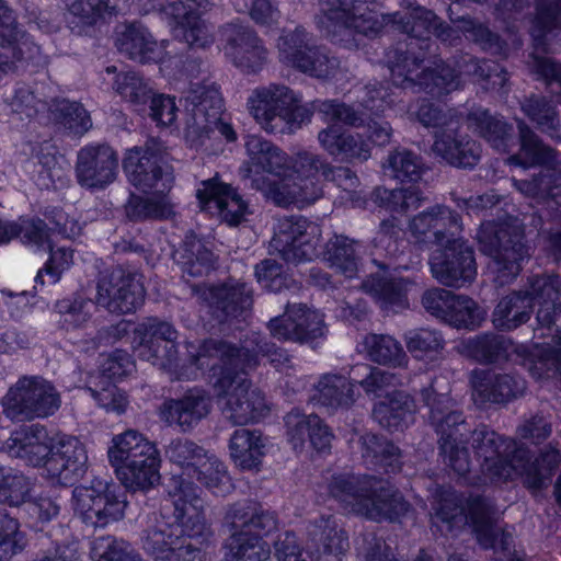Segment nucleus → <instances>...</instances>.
I'll return each instance as SVG.
<instances>
[{
  "mask_svg": "<svg viewBox=\"0 0 561 561\" xmlns=\"http://www.w3.org/2000/svg\"><path fill=\"white\" fill-rule=\"evenodd\" d=\"M168 494L176 523L156 519L148 524L140 536L142 549L162 561H203L211 531L205 520L198 488L182 477H173Z\"/></svg>",
  "mask_w": 561,
  "mask_h": 561,
  "instance_id": "f257e3e1",
  "label": "nucleus"
},
{
  "mask_svg": "<svg viewBox=\"0 0 561 561\" xmlns=\"http://www.w3.org/2000/svg\"><path fill=\"white\" fill-rule=\"evenodd\" d=\"M328 490L346 510L375 522H394L410 508L397 489L375 476L333 474Z\"/></svg>",
  "mask_w": 561,
  "mask_h": 561,
  "instance_id": "f03ea898",
  "label": "nucleus"
},
{
  "mask_svg": "<svg viewBox=\"0 0 561 561\" xmlns=\"http://www.w3.org/2000/svg\"><path fill=\"white\" fill-rule=\"evenodd\" d=\"M422 402L428 408V424L437 436V444L444 461L458 474L470 471V454L467 447L470 433L463 413L456 409L448 392L438 391L436 380L420 391Z\"/></svg>",
  "mask_w": 561,
  "mask_h": 561,
  "instance_id": "7ed1b4c3",
  "label": "nucleus"
},
{
  "mask_svg": "<svg viewBox=\"0 0 561 561\" xmlns=\"http://www.w3.org/2000/svg\"><path fill=\"white\" fill-rule=\"evenodd\" d=\"M231 529L227 540L228 561H266L270 549L262 537L277 528V516L260 503L244 500L231 504L225 514Z\"/></svg>",
  "mask_w": 561,
  "mask_h": 561,
  "instance_id": "20e7f679",
  "label": "nucleus"
},
{
  "mask_svg": "<svg viewBox=\"0 0 561 561\" xmlns=\"http://www.w3.org/2000/svg\"><path fill=\"white\" fill-rule=\"evenodd\" d=\"M250 114L267 134H291L311 121L313 112L298 105L293 90L270 83L253 90L248 100Z\"/></svg>",
  "mask_w": 561,
  "mask_h": 561,
  "instance_id": "39448f33",
  "label": "nucleus"
},
{
  "mask_svg": "<svg viewBox=\"0 0 561 561\" xmlns=\"http://www.w3.org/2000/svg\"><path fill=\"white\" fill-rule=\"evenodd\" d=\"M317 4L319 13L316 15V23L319 30L346 47L352 46L351 41L337 38L340 35L350 37L356 32L375 37L386 23L392 21L390 16L378 13L360 0H317Z\"/></svg>",
  "mask_w": 561,
  "mask_h": 561,
  "instance_id": "423d86ee",
  "label": "nucleus"
},
{
  "mask_svg": "<svg viewBox=\"0 0 561 561\" xmlns=\"http://www.w3.org/2000/svg\"><path fill=\"white\" fill-rule=\"evenodd\" d=\"M433 510L435 518L446 524L449 531L463 527L469 518L481 547L484 549L495 547L500 529L495 525V511L485 497H471L468 501L469 515H467L462 496L450 489L442 490Z\"/></svg>",
  "mask_w": 561,
  "mask_h": 561,
  "instance_id": "0eeeda50",
  "label": "nucleus"
},
{
  "mask_svg": "<svg viewBox=\"0 0 561 561\" xmlns=\"http://www.w3.org/2000/svg\"><path fill=\"white\" fill-rule=\"evenodd\" d=\"M276 49L283 65L311 78L329 80L341 70L339 58L325 47L316 45L302 26L284 30L277 38Z\"/></svg>",
  "mask_w": 561,
  "mask_h": 561,
  "instance_id": "6e6552de",
  "label": "nucleus"
},
{
  "mask_svg": "<svg viewBox=\"0 0 561 561\" xmlns=\"http://www.w3.org/2000/svg\"><path fill=\"white\" fill-rule=\"evenodd\" d=\"M477 239L480 250L491 257L489 268L499 286L508 284L519 274L520 263L528 256L519 232L503 224L484 221L479 228Z\"/></svg>",
  "mask_w": 561,
  "mask_h": 561,
  "instance_id": "1a4fd4ad",
  "label": "nucleus"
},
{
  "mask_svg": "<svg viewBox=\"0 0 561 561\" xmlns=\"http://www.w3.org/2000/svg\"><path fill=\"white\" fill-rule=\"evenodd\" d=\"M60 393L41 376H23L2 399L3 413L15 422L48 417L58 411Z\"/></svg>",
  "mask_w": 561,
  "mask_h": 561,
  "instance_id": "9d476101",
  "label": "nucleus"
},
{
  "mask_svg": "<svg viewBox=\"0 0 561 561\" xmlns=\"http://www.w3.org/2000/svg\"><path fill=\"white\" fill-rule=\"evenodd\" d=\"M437 18L433 11L409 2L408 12L396 13L392 22L398 24L407 35L394 46L387 50V62L391 66L403 69V62L411 60L415 66L417 61H424L434 43L431 41V33L437 28Z\"/></svg>",
  "mask_w": 561,
  "mask_h": 561,
  "instance_id": "9b49d317",
  "label": "nucleus"
},
{
  "mask_svg": "<svg viewBox=\"0 0 561 561\" xmlns=\"http://www.w3.org/2000/svg\"><path fill=\"white\" fill-rule=\"evenodd\" d=\"M145 297L140 277L123 266L106 270L98 279L95 302L111 313L135 312L145 302Z\"/></svg>",
  "mask_w": 561,
  "mask_h": 561,
  "instance_id": "f8f14e48",
  "label": "nucleus"
},
{
  "mask_svg": "<svg viewBox=\"0 0 561 561\" xmlns=\"http://www.w3.org/2000/svg\"><path fill=\"white\" fill-rule=\"evenodd\" d=\"M244 374L228 373L214 382L218 396L226 397L222 407L225 419L238 426L255 422L268 412L264 396L259 389L251 388V382L243 377Z\"/></svg>",
  "mask_w": 561,
  "mask_h": 561,
  "instance_id": "ddd939ff",
  "label": "nucleus"
},
{
  "mask_svg": "<svg viewBox=\"0 0 561 561\" xmlns=\"http://www.w3.org/2000/svg\"><path fill=\"white\" fill-rule=\"evenodd\" d=\"M468 438L474 455L481 460V472L485 479L501 482L513 478L516 448L512 440L485 424L470 430Z\"/></svg>",
  "mask_w": 561,
  "mask_h": 561,
  "instance_id": "4468645a",
  "label": "nucleus"
},
{
  "mask_svg": "<svg viewBox=\"0 0 561 561\" xmlns=\"http://www.w3.org/2000/svg\"><path fill=\"white\" fill-rule=\"evenodd\" d=\"M98 486H77L72 499L75 511L84 524L104 527L123 518L126 501L118 494L119 486L101 482Z\"/></svg>",
  "mask_w": 561,
  "mask_h": 561,
  "instance_id": "2eb2a0df",
  "label": "nucleus"
},
{
  "mask_svg": "<svg viewBox=\"0 0 561 561\" xmlns=\"http://www.w3.org/2000/svg\"><path fill=\"white\" fill-rule=\"evenodd\" d=\"M443 245L430 259L433 277L448 287H461L471 283L477 275L473 249L459 237Z\"/></svg>",
  "mask_w": 561,
  "mask_h": 561,
  "instance_id": "dca6fc26",
  "label": "nucleus"
},
{
  "mask_svg": "<svg viewBox=\"0 0 561 561\" xmlns=\"http://www.w3.org/2000/svg\"><path fill=\"white\" fill-rule=\"evenodd\" d=\"M423 61H417L412 66L411 60L403 62V69L391 66L392 84L400 89H410L413 92L424 91L432 96L439 98L459 89L460 76L450 66L440 62L435 68H425L420 73L413 76L421 67Z\"/></svg>",
  "mask_w": 561,
  "mask_h": 561,
  "instance_id": "f3484780",
  "label": "nucleus"
},
{
  "mask_svg": "<svg viewBox=\"0 0 561 561\" xmlns=\"http://www.w3.org/2000/svg\"><path fill=\"white\" fill-rule=\"evenodd\" d=\"M193 289L219 322L245 317L253 305L252 289L237 279L213 285H197Z\"/></svg>",
  "mask_w": 561,
  "mask_h": 561,
  "instance_id": "a211bd4d",
  "label": "nucleus"
},
{
  "mask_svg": "<svg viewBox=\"0 0 561 561\" xmlns=\"http://www.w3.org/2000/svg\"><path fill=\"white\" fill-rule=\"evenodd\" d=\"M168 153L163 144L148 139L144 146L129 149L123 160V168L130 183L140 190L153 188L169 172Z\"/></svg>",
  "mask_w": 561,
  "mask_h": 561,
  "instance_id": "6ab92c4d",
  "label": "nucleus"
},
{
  "mask_svg": "<svg viewBox=\"0 0 561 561\" xmlns=\"http://www.w3.org/2000/svg\"><path fill=\"white\" fill-rule=\"evenodd\" d=\"M408 227L416 243L432 248L458 237L462 220L457 211L437 204L412 217Z\"/></svg>",
  "mask_w": 561,
  "mask_h": 561,
  "instance_id": "aec40b11",
  "label": "nucleus"
},
{
  "mask_svg": "<svg viewBox=\"0 0 561 561\" xmlns=\"http://www.w3.org/2000/svg\"><path fill=\"white\" fill-rule=\"evenodd\" d=\"M225 53L232 64L247 73H257L268 59L263 39L248 25L228 23L221 28Z\"/></svg>",
  "mask_w": 561,
  "mask_h": 561,
  "instance_id": "412c9836",
  "label": "nucleus"
},
{
  "mask_svg": "<svg viewBox=\"0 0 561 561\" xmlns=\"http://www.w3.org/2000/svg\"><path fill=\"white\" fill-rule=\"evenodd\" d=\"M191 358L192 363L199 368L210 367L213 370L218 368L220 370L218 377L228 373L231 375L247 373V369L256 366V356L250 352V347H238L219 339L205 340Z\"/></svg>",
  "mask_w": 561,
  "mask_h": 561,
  "instance_id": "4be33fe9",
  "label": "nucleus"
},
{
  "mask_svg": "<svg viewBox=\"0 0 561 561\" xmlns=\"http://www.w3.org/2000/svg\"><path fill=\"white\" fill-rule=\"evenodd\" d=\"M472 399L477 404L505 405L526 393V380L514 373L474 369L470 374Z\"/></svg>",
  "mask_w": 561,
  "mask_h": 561,
  "instance_id": "5701e85b",
  "label": "nucleus"
},
{
  "mask_svg": "<svg viewBox=\"0 0 561 561\" xmlns=\"http://www.w3.org/2000/svg\"><path fill=\"white\" fill-rule=\"evenodd\" d=\"M75 170L82 187L104 188L116 180L118 156L108 145H88L78 151Z\"/></svg>",
  "mask_w": 561,
  "mask_h": 561,
  "instance_id": "b1692460",
  "label": "nucleus"
},
{
  "mask_svg": "<svg viewBox=\"0 0 561 561\" xmlns=\"http://www.w3.org/2000/svg\"><path fill=\"white\" fill-rule=\"evenodd\" d=\"M271 334L285 341L310 343L324 335V322L322 316L307 308L304 304L286 305L285 313L270 320Z\"/></svg>",
  "mask_w": 561,
  "mask_h": 561,
  "instance_id": "393cba45",
  "label": "nucleus"
},
{
  "mask_svg": "<svg viewBox=\"0 0 561 561\" xmlns=\"http://www.w3.org/2000/svg\"><path fill=\"white\" fill-rule=\"evenodd\" d=\"M308 229L313 231L316 227L305 218L284 217L277 222L271 244L288 263L311 260L317 255V242L310 238Z\"/></svg>",
  "mask_w": 561,
  "mask_h": 561,
  "instance_id": "a878e982",
  "label": "nucleus"
},
{
  "mask_svg": "<svg viewBox=\"0 0 561 561\" xmlns=\"http://www.w3.org/2000/svg\"><path fill=\"white\" fill-rule=\"evenodd\" d=\"M88 456L83 444L72 436H60L50 443L45 471L62 485L75 484L85 472Z\"/></svg>",
  "mask_w": 561,
  "mask_h": 561,
  "instance_id": "bb28decb",
  "label": "nucleus"
},
{
  "mask_svg": "<svg viewBox=\"0 0 561 561\" xmlns=\"http://www.w3.org/2000/svg\"><path fill=\"white\" fill-rule=\"evenodd\" d=\"M196 197L201 209L217 214L229 226H238L244 220L248 204L217 176L203 181L202 187L196 191Z\"/></svg>",
  "mask_w": 561,
  "mask_h": 561,
  "instance_id": "cd10ccee",
  "label": "nucleus"
},
{
  "mask_svg": "<svg viewBox=\"0 0 561 561\" xmlns=\"http://www.w3.org/2000/svg\"><path fill=\"white\" fill-rule=\"evenodd\" d=\"M187 101L191 104L186 133L191 138L209 137V126L218 121L222 113V98L214 85L193 84Z\"/></svg>",
  "mask_w": 561,
  "mask_h": 561,
  "instance_id": "c85d7f7f",
  "label": "nucleus"
},
{
  "mask_svg": "<svg viewBox=\"0 0 561 561\" xmlns=\"http://www.w3.org/2000/svg\"><path fill=\"white\" fill-rule=\"evenodd\" d=\"M175 38L190 47L205 48L214 43L210 28L204 20L182 1L168 3L162 9Z\"/></svg>",
  "mask_w": 561,
  "mask_h": 561,
  "instance_id": "c756f323",
  "label": "nucleus"
},
{
  "mask_svg": "<svg viewBox=\"0 0 561 561\" xmlns=\"http://www.w3.org/2000/svg\"><path fill=\"white\" fill-rule=\"evenodd\" d=\"M460 127H450L435 131L432 151L448 164L470 169L478 164L481 158V146L469 135L458 133Z\"/></svg>",
  "mask_w": 561,
  "mask_h": 561,
  "instance_id": "7c9ffc66",
  "label": "nucleus"
},
{
  "mask_svg": "<svg viewBox=\"0 0 561 561\" xmlns=\"http://www.w3.org/2000/svg\"><path fill=\"white\" fill-rule=\"evenodd\" d=\"M284 420L288 442L295 449H302L306 444L318 451H325L331 447L333 434L318 415L305 414L294 409Z\"/></svg>",
  "mask_w": 561,
  "mask_h": 561,
  "instance_id": "2f4dec72",
  "label": "nucleus"
},
{
  "mask_svg": "<svg viewBox=\"0 0 561 561\" xmlns=\"http://www.w3.org/2000/svg\"><path fill=\"white\" fill-rule=\"evenodd\" d=\"M210 410V397L204 390L191 389L180 399L165 401L161 415L168 424H176L182 432H190Z\"/></svg>",
  "mask_w": 561,
  "mask_h": 561,
  "instance_id": "473e14b6",
  "label": "nucleus"
},
{
  "mask_svg": "<svg viewBox=\"0 0 561 561\" xmlns=\"http://www.w3.org/2000/svg\"><path fill=\"white\" fill-rule=\"evenodd\" d=\"M245 150L249 159L241 171L249 186L251 178L263 176L261 172L280 174L287 168V154L275 144L260 136H248Z\"/></svg>",
  "mask_w": 561,
  "mask_h": 561,
  "instance_id": "72a5a7b5",
  "label": "nucleus"
},
{
  "mask_svg": "<svg viewBox=\"0 0 561 561\" xmlns=\"http://www.w3.org/2000/svg\"><path fill=\"white\" fill-rule=\"evenodd\" d=\"M5 447L12 457L44 469L46 459L50 455L47 431L39 424L22 426L13 432Z\"/></svg>",
  "mask_w": 561,
  "mask_h": 561,
  "instance_id": "f704fd0d",
  "label": "nucleus"
},
{
  "mask_svg": "<svg viewBox=\"0 0 561 561\" xmlns=\"http://www.w3.org/2000/svg\"><path fill=\"white\" fill-rule=\"evenodd\" d=\"M134 350L139 358L158 365L161 359L160 342H174L178 331L168 321L149 317L139 322L133 331Z\"/></svg>",
  "mask_w": 561,
  "mask_h": 561,
  "instance_id": "c9c22d12",
  "label": "nucleus"
},
{
  "mask_svg": "<svg viewBox=\"0 0 561 561\" xmlns=\"http://www.w3.org/2000/svg\"><path fill=\"white\" fill-rule=\"evenodd\" d=\"M115 46L129 59L140 64L159 62L164 50L152 35L137 24L123 25L116 31Z\"/></svg>",
  "mask_w": 561,
  "mask_h": 561,
  "instance_id": "e433bc0d",
  "label": "nucleus"
},
{
  "mask_svg": "<svg viewBox=\"0 0 561 561\" xmlns=\"http://www.w3.org/2000/svg\"><path fill=\"white\" fill-rule=\"evenodd\" d=\"M515 122L518 130L519 152L510 156L507 163L524 169L554 167L557 162L556 150L545 144L523 118H515Z\"/></svg>",
  "mask_w": 561,
  "mask_h": 561,
  "instance_id": "4c0bfd02",
  "label": "nucleus"
},
{
  "mask_svg": "<svg viewBox=\"0 0 561 561\" xmlns=\"http://www.w3.org/2000/svg\"><path fill=\"white\" fill-rule=\"evenodd\" d=\"M308 550L313 560L323 554L341 556L348 549V538L337 527L333 515L320 516L308 526Z\"/></svg>",
  "mask_w": 561,
  "mask_h": 561,
  "instance_id": "58836bf2",
  "label": "nucleus"
},
{
  "mask_svg": "<svg viewBox=\"0 0 561 561\" xmlns=\"http://www.w3.org/2000/svg\"><path fill=\"white\" fill-rule=\"evenodd\" d=\"M411 284L402 277L375 273L363 280L362 288L375 298L382 310L396 313L409 308L408 289Z\"/></svg>",
  "mask_w": 561,
  "mask_h": 561,
  "instance_id": "ea45409f",
  "label": "nucleus"
},
{
  "mask_svg": "<svg viewBox=\"0 0 561 561\" xmlns=\"http://www.w3.org/2000/svg\"><path fill=\"white\" fill-rule=\"evenodd\" d=\"M560 462L561 454L554 448L545 449L534 461L526 449L517 448L515 449L514 474L523 476L527 488L539 490L546 485Z\"/></svg>",
  "mask_w": 561,
  "mask_h": 561,
  "instance_id": "a19ab883",
  "label": "nucleus"
},
{
  "mask_svg": "<svg viewBox=\"0 0 561 561\" xmlns=\"http://www.w3.org/2000/svg\"><path fill=\"white\" fill-rule=\"evenodd\" d=\"M0 46L10 47L14 64L33 60L39 54V47L20 28L5 0H0Z\"/></svg>",
  "mask_w": 561,
  "mask_h": 561,
  "instance_id": "79ce46f5",
  "label": "nucleus"
},
{
  "mask_svg": "<svg viewBox=\"0 0 561 561\" xmlns=\"http://www.w3.org/2000/svg\"><path fill=\"white\" fill-rule=\"evenodd\" d=\"M468 121L483 139L500 152H508L515 145L513 125L503 116L492 115L488 110H474Z\"/></svg>",
  "mask_w": 561,
  "mask_h": 561,
  "instance_id": "37998d69",
  "label": "nucleus"
},
{
  "mask_svg": "<svg viewBox=\"0 0 561 561\" xmlns=\"http://www.w3.org/2000/svg\"><path fill=\"white\" fill-rule=\"evenodd\" d=\"M415 411L413 398L404 391L393 390L373 409L374 420L389 431H402Z\"/></svg>",
  "mask_w": 561,
  "mask_h": 561,
  "instance_id": "c03bdc74",
  "label": "nucleus"
},
{
  "mask_svg": "<svg viewBox=\"0 0 561 561\" xmlns=\"http://www.w3.org/2000/svg\"><path fill=\"white\" fill-rule=\"evenodd\" d=\"M520 110L535 127L550 136L561 137V117L556 102L542 94L531 93L519 101Z\"/></svg>",
  "mask_w": 561,
  "mask_h": 561,
  "instance_id": "a18cd8bd",
  "label": "nucleus"
},
{
  "mask_svg": "<svg viewBox=\"0 0 561 561\" xmlns=\"http://www.w3.org/2000/svg\"><path fill=\"white\" fill-rule=\"evenodd\" d=\"M533 313L531 297L523 290L513 291L503 297L492 314L495 328L511 331L526 323Z\"/></svg>",
  "mask_w": 561,
  "mask_h": 561,
  "instance_id": "49530a36",
  "label": "nucleus"
},
{
  "mask_svg": "<svg viewBox=\"0 0 561 561\" xmlns=\"http://www.w3.org/2000/svg\"><path fill=\"white\" fill-rule=\"evenodd\" d=\"M363 459L375 468L385 472H394L400 469V449L386 437L365 433L358 439Z\"/></svg>",
  "mask_w": 561,
  "mask_h": 561,
  "instance_id": "de8ad7c7",
  "label": "nucleus"
},
{
  "mask_svg": "<svg viewBox=\"0 0 561 561\" xmlns=\"http://www.w3.org/2000/svg\"><path fill=\"white\" fill-rule=\"evenodd\" d=\"M314 399L321 405L335 411L348 409L355 402V385L345 376L327 374L316 386Z\"/></svg>",
  "mask_w": 561,
  "mask_h": 561,
  "instance_id": "09e8293b",
  "label": "nucleus"
},
{
  "mask_svg": "<svg viewBox=\"0 0 561 561\" xmlns=\"http://www.w3.org/2000/svg\"><path fill=\"white\" fill-rule=\"evenodd\" d=\"M356 245L357 241L343 234H334L325 243L323 260L337 273L353 278L357 274L360 262Z\"/></svg>",
  "mask_w": 561,
  "mask_h": 561,
  "instance_id": "8fccbe9b",
  "label": "nucleus"
},
{
  "mask_svg": "<svg viewBox=\"0 0 561 561\" xmlns=\"http://www.w3.org/2000/svg\"><path fill=\"white\" fill-rule=\"evenodd\" d=\"M3 101L20 119L34 118L38 113L48 110L50 104L38 88L26 83H18L4 94Z\"/></svg>",
  "mask_w": 561,
  "mask_h": 561,
  "instance_id": "3c124183",
  "label": "nucleus"
},
{
  "mask_svg": "<svg viewBox=\"0 0 561 561\" xmlns=\"http://www.w3.org/2000/svg\"><path fill=\"white\" fill-rule=\"evenodd\" d=\"M48 112L51 121L69 134L82 136L92 127L88 111L78 102L54 99L49 104Z\"/></svg>",
  "mask_w": 561,
  "mask_h": 561,
  "instance_id": "603ef678",
  "label": "nucleus"
},
{
  "mask_svg": "<svg viewBox=\"0 0 561 561\" xmlns=\"http://www.w3.org/2000/svg\"><path fill=\"white\" fill-rule=\"evenodd\" d=\"M152 445L154 444L139 432L127 430L113 437L112 446L107 451L108 460L118 468L134 458L146 456V453H149Z\"/></svg>",
  "mask_w": 561,
  "mask_h": 561,
  "instance_id": "864d4df0",
  "label": "nucleus"
},
{
  "mask_svg": "<svg viewBox=\"0 0 561 561\" xmlns=\"http://www.w3.org/2000/svg\"><path fill=\"white\" fill-rule=\"evenodd\" d=\"M364 346L368 357L380 365L405 367L409 358L402 345L388 334H367Z\"/></svg>",
  "mask_w": 561,
  "mask_h": 561,
  "instance_id": "5fc2aeb1",
  "label": "nucleus"
},
{
  "mask_svg": "<svg viewBox=\"0 0 561 561\" xmlns=\"http://www.w3.org/2000/svg\"><path fill=\"white\" fill-rule=\"evenodd\" d=\"M263 446L261 436L247 428L234 431L229 444L231 457L243 469L257 467L263 456Z\"/></svg>",
  "mask_w": 561,
  "mask_h": 561,
  "instance_id": "6e6d98bb",
  "label": "nucleus"
},
{
  "mask_svg": "<svg viewBox=\"0 0 561 561\" xmlns=\"http://www.w3.org/2000/svg\"><path fill=\"white\" fill-rule=\"evenodd\" d=\"M66 8L84 25H95L122 10L124 0H65Z\"/></svg>",
  "mask_w": 561,
  "mask_h": 561,
  "instance_id": "4d7b16f0",
  "label": "nucleus"
},
{
  "mask_svg": "<svg viewBox=\"0 0 561 561\" xmlns=\"http://www.w3.org/2000/svg\"><path fill=\"white\" fill-rule=\"evenodd\" d=\"M164 454L171 463L180 467L188 476H192L194 470L202 466L208 455L203 446L185 437L172 439L165 447Z\"/></svg>",
  "mask_w": 561,
  "mask_h": 561,
  "instance_id": "13d9d810",
  "label": "nucleus"
},
{
  "mask_svg": "<svg viewBox=\"0 0 561 561\" xmlns=\"http://www.w3.org/2000/svg\"><path fill=\"white\" fill-rule=\"evenodd\" d=\"M536 13L533 19L530 34L535 47L546 51V35L561 26V0H536Z\"/></svg>",
  "mask_w": 561,
  "mask_h": 561,
  "instance_id": "bf43d9fd",
  "label": "nucleus"
},
{
  "mask_svg": "<svg viewBox=\"0 0 561 561\" xmlns=\"http://www.w3.org/2000/svg\"><path fill=\"white\" fill-rule=\"evenodd\" d=\"M383 169L387 175L401 182H417L425 171L422 158L408 149L390 152Z\"/></svg>",
  "mask_w": 561,
  "mask_h": 561,
  "instance_id": "052dcab7",
  "label": "nucleus"
},
{
  "mask_svg": "<svg viewBox=\"0 0 561 561\" xmlns=\"http://www.w3.org/2000/svg\"><path fill=\"white\" fill-rule=\"evenodd\" d=\"M129 221L167 219L172 215V206L164 198L144 197L130 194L124 205Z\"/></svg>",
  "mask_w": 561,
  "mask_h": 561,
  "instance_id": "680f3d73",
  "label": "nucleus"
},
{
  "mask_svg": "<svg viewBox=\"0 0 561 561\" xmlns=\"http://www.w3.org/2000/svg\"><path fill=\"white\" fill-rule=\"evenodd\" d=\"M411 116L424 127L434 128L436 131L460 127V118L455 110H445L425 99L417 102L416 110L411 112Z\"/></svg>",
  "mask_w": 561,
  "mask_h": 561,
  "instance_id": "e2e57ef3",
  "label": "nucleus"
},
{
  "mask_svg": "<svg viewBox=\"0 0 561 561\" xmlns=\"http://www.w3.org/2000/svg\"><path fill=\"white\" fill-rule=\"evenodd\" d=\"M113 89L125 101L135 106H145L152 99L153 89L145 78L136 71L117 73Z\"/></svg>",
  "mask_w": 561,
  "mask_h": 561,
  "instance_id": "0e129e2a",
  "label": "nucleus"
},
{
  "mask_svg": "<svg viewBox=\"0 0 561 561\" xmlns=\"http://www.w3.org/2000/svg\"><path fill=\"white\" fill-rule=\"evenodd\" d=\"M485 319V311L472 298L456 295L455 301L447 316L446 323L457 329L474 330Z\"/></svg>",
  "mask_w": 561,
  "mask_h": 561,
  "instance_id": "69168bd1",
  "label": "nucleus"
},
{
  "mask_svg": "<svg viewBox=\"0 0 561 561\" xmlns=\"http://www.w3.org/2000/svg\"><path fill=\"white\" fill-rule=\"evenodd\" d=\"M466 350L472 358L480 363H494L506 356L508 342L502 335L481 334L468 340Z\"/></svg>",
  "mask_w": 561,
  "mask_h": 561,
  "instance_id": "338daca9",
  "label": "nucleus"
},
{
  "mask_svg": "<svg viewBox=\"0 0 561 561\" xmlns=\"http://www.w3.org/2000/svg\"><path fill=\"white\" fill-rule=\"evenodd\" d=\"M94 561H145L131 546L114 537H100L93 541Z\"/></svg>",
  "mask_w": 561,
  "mask_h": 561,
  "instance_id": "774afa93",
  "label": "nucleus"
}]
</instances>
